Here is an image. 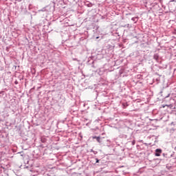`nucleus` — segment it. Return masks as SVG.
<instances>
[{"mask_svg": "<svg viewBox=\"0 0 176 176\" xmlns=\"http://www.w3.org/2000/svg\"><path fill=\"white\" fill-rule=\"evenodd\" d=\"M162 148H157V149L155 150V155H160V153H162Z\"/></svg>", "mask_w": 176, "mask_h": 176, "instance_id": "f257e3e1", "label": "nucleus"}, {"mask_svg": "<svg viewBox=\"0 0 176 176\" xmlns=\"http://www.w3.org/2000/svg\"><path fill=\"white\" fill-rule=\"evenodd\" d=\"M93 138L96 139V141H98L99 142V144H101V138H100V136H95Z\"/></svg>", "mask_w": 176, "mask_h": 176, "instance_id": "f03ea898", "label": "nucleus"}, {"mask_svg": "<svg viewBox=\"0 0 176 176\" xmlns=\"http://www.w3.org/2000/svg\"><path fill=\"white\" fill-rule=\"evenodd\" d=\"M153 58H154V60H155V61H158L159 60V54H154Z\"/></svg>", "mask_w": 176, "mask_h": 176, "instance_id": "7ed1b4c3", "label": "nucleus"}, {"mask_svg": "<svg viewBox=\"0 0 176 176\" xmlns=\"http://www.w3.org/2000/svg\"><path fill=\"white\" fill-rule=\"evenodd\" d=\"M132 21H135V23H137L138 21V17H133L131 19Z\"/></svg>", "mask_w": 176, "mask_h": 176, "instance_id": "20e7f679", "label": "nucleus"}, {"mask_svg": "<svg viewBox=\"0 0 176 176\" xmlns=\"http://www.w3.org/2000/svg\"><path fill=\"white\" fill-rule=\"evenodd\" d=\"M166 107H168V108L173 109V104H166Z\"/></svg>", "mask_w": 176, "mask_h": 176, "instance_id": "39448f33", "label": "nucleus"}, {"mask_svg": "<svg viewBox=\"0 0 176 176\" xmlns=\"http://www.w3.org/2000/svg\"><path fill=\"white\" fill-rule=\"evenodd\" d=\"M129 144H131L132 145H135V140H133L131 142H129Z\"/></svg>", "mask_w": 176, "mask_h": 176, "instance_id": "423d86ee", "label": "nucleus"}, {"mask_svg": "<svg viewBox=\"0 0 176 176\" xmlns=\"http://www.w3.org/2000/svg\"><path fill=\"white\" fill-rule=\"evenodd\" d=\"M107 142H109V144H107V146H111V142L109 140H107Z\"/></svg>", "mask_w": 176, "mask_h": 176, "instance_id": "0eeeda50", "label": "nucleus"}, {"mask_svg": "<svg viewBox=\"0 0 176 176\" xmlns=\"http://www.w3.org/2000/svg\"><path fill=\"white\" fill-rule=\"evenodd\" d=\"M168 97H170V94H168L166 96V98H168Z\"/></svg>", "mask_w": 176, "mask_h": 176, "instance_id": "6e6552de", "label": "nucleus"}, {"mask_svg": "<svg viewBox=\"0 0 176 176\" xmlns=\"http://www.w3.org/2000/svg\"><path fill=\"white\" fill-rule=\"evenodd\" d=\"M126 27H128V28L130 27V24H127Z\"/></svg>", "mask_w": 176, "mask_h": 176, "instance_id": "1a4fd4ad", "label": "nucleus"}, {"mask_svg": "<svg viewBox=\"0 0 176 176\" xmlns=\"http://www.w3.org/2000/svg\"><path fill=\"white\" fill-rule=\"evenodd\" d=\"M166 107V104L165 105H162V108H165Z\"/></svg>", "mask_w": 176, "mask_h": 176, "instance_id": "9d476101", "label": "nucleus"}, {"mask_svg": "<svg viewBox=\"0 0 176 176\" xmlns=\"http://www.w3.org/2000/svg\"><path fill=\"white\" fill-rule=\"evenodd\" d=\"M99 160L98 159H96V163H98Z\"/></svg>", "mask_w": 176, "mask_h": 176, "instance_id": "9b49d317", "label": "nucleus"}, {"mask_svg": "<svg viewBox=\"0 0 176 176\" xmlns=\"http://www.w3.org/2000/svg\"><path fill=\"white\" fill-rule=\"evenodd\" d=\"M157 156H160V155H157Z\"/></svg>", "mask_w": 176, "mask_h": 176, "instance_id": "f8f14e48", "label": "nucleus"}]
</instances>
